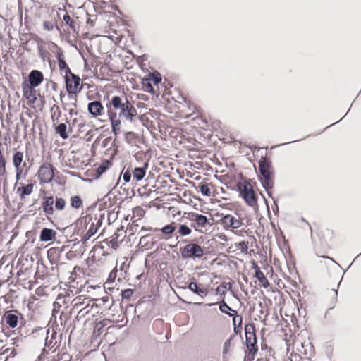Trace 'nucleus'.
Wrapping results in <instances>:
<instances>
[{
  "mask_svg": "<svg viewBox=\"0 0 361 361\" xmlns=\"http://www.w3.org/2000/svg\"><path fill=\"white\" fill-rule=\"evenodd\" d=\"M240 195L249 206L255 207L257 205V198L250 183L245 182L244 183L243 188L240 189Z\"/></svg>",
  "mask_w": 361,
  "mask_h": 361,
  "instance_id": "nucleus-7",
  "label": "nucleus"
},
{
  "mask_svg": "<svg viewBox=\"0 0 361 361\" xmlns=\"http://www.w3.org/2000/svg\"><path fill=\"white\" fill-rule=\"evenodd\" d=\"M106 170V167L104 166H99L98 168H97V172L100 175L102 174V173H104Z\"/></svg>",
  "mask_w": 361,
  "mask_h": 361,
  "instance_id": "nucleus-54",
  "label": "nucleus"
},
{
  "mask_svg": "<svg viewBox=\"0 0 361 361\" xmlns=\"http://www.w3.org/2000/svg\"><path fill=\"white\" fill-rule=\"evenodd\" d=\"M202 255V248L199 245L195 243L187 244L182 251L183 258H200Z\"/></svg>",
  "mask_w": 361,
  "mask_h": 361,
  "instance_id": "nucleus-8",
  "label": "nucleus"
},
{
  "mask_svg": "<svg viewBox=\"0 0 361 361\" xmlns=\"http://www.w3.org/2000/svg\"><path fill=\"white\" fill-rule=\"evenodd\" d=\"M325 257V258H327V259H330V260L334 261V260H333V259H332V258H331V257Z\"/></svg>",
  "mask_w": 361,
  "mask_h": 361,
  "instance_id": "nucleus-64",
  "label": "nucleus"
},
{
  "mask_svg": "<svg viewBox=\"0 0 361 361\" xmlns=\"http://www.w3.org/2000/svg\"><path fill=\"white\" fill-rule=\"evenodd\" d=\"M104 214H102L86 215L83 218L87 232L82 238V243L89 240L97 232L102 224Z\"/></svg>",
  "mask_w": 361,
  "mask_h": 361,
  "instance_id": "nucleus-2",
  "label": "nucleus"
},
{
  "mask_svg": "<svg viewBox=\"0 0 361 361\" xmlns=\"http://www.w3.org/2000/svg\"><path fill=\"white\" fill-rule=\"evenodd\" d=\"M142 87H146L147 90H156L152 85V78L150 73H148L145 76L141 79Z\"/></svg>",
  "mask_w": 361,
  "mask_h": 361,
  "instance_id": "nucleus-29",
  "label": "nucleus"
},
{
  "mask_svg": "<svg viewBox=\"0 0 361 361\" xmlns=\"http://www.w3.org/2000/svg\"><path fill=\"white\" fill-rule=\"evenodd\" d=\"M54 127V130L56 133L59 134L60 137L63 139H66L68 137V134L67 133V126L64 123H58L56 125H53Z\"/></svg>",
  "mask_w": 361,
  "mask_h": 361,
  "instance_id": "nucleus-22",
  "label": "nucleus"
},
{
  "mask_svg": "<svg viewBox=\"0 0 361 361\" xmlns=\"http://www.w3.org/2000/svg\"><path fill=\"white\" fill-rule=\"evenodd\" d=\"M174 90H175V91H177V90H180V89H179L178 87H174Z\"/></svg>",
  "mask_w": 361,
  "mask_h": 361,
  "instance_id": "nucleus-62",
  "label": "nucleus"
},
{
  "mask_svg": "<svg viewBox=\"0 0 361 361\" xmlns=\"http://www.w3.org/2000/svg\"><path fill=\"white\" fill-rule=\"evenodd\" d=\"M59 10H62L63 11H65L66 13L63 16V23H61V25H63L64 23L66 25H67L70 29L72 30L73 32V36L75 38L78 37H79V26H76V23L75 22L71 19V18L70 17L69 14L67 13L66 10L65 8H63V9H61L59 8Z\"/></svg>",
  "mask_w": 361,
  "mask_h": 361,
  "instance_id": "nucleus-11",
  "label": "nucleus"
},
{
  "mask_svg": "<svg viewBox=\"0 0 361 361\" xmlns=\"http://www.w3.org/2000/svg\"><path fill=\"white\" fill-rule=\"evenodd\" d=\"M133 294V290L132 289H126L121 293L123 299H130Z\"/></svg>",
  "mask_w": 361,
  "mask_h": 361,
  "instance_id": "nucleus-43",
  "label": "nucleus"
},
{
  "mask_svg": "<svg viewBox=\"0 0 361 361\" xmlns=\"http://www.w3.org/2000/svg\"><path fill=\"white\" fill-rule=\"evenodd\" d=\"M78 92H61V99L68 97L69 99L71 100V103L73 104H75V102L76 101V93Z\"/></svg>",
  "mask_w": 361,
  "mask_h": 361,
  "instance_id": "nucleus-34",
  "label": "nucleus"
},
{
  "mask_svg": "<svg viewBox=\"0 0 361 361\" xmlns=\"http://www.w3.org/2000/svg\"><path fill=\"white\" fill-rule=\"evenodd\" d=\"M51 120L53 122V125H56L60 121V118L61 117V111L59 109V106L56 105H54L51 109Z\"/></svg>",
  "mask_w": 361,
  "mask_h": 361,
  "instance_id": "nucleus-24",
  "label": "nucleus"
},
{
  "mask_svg": "<svg viewBox=\"0 0 361 361\" xmlns=\"http://www.w3.org/2000/svg\"><path fill=\"white\" fill-rule=\"evenodd\" d=\"M71 207L75 209H79L82 205V200L79 196H73L71 198Z\"/></svg>",
  "mask_w": 361,
  "mask_h": 361,
  "instance_id": "nucleus-33",
  "label": "nucleus"
},
{
  "mask_svg": "<svg viewBox=\"0 0 361 361\" xmlns=\"http://www.w3.org/2000/svg\"><path fill=\"white\" fill-rule=\"evenodd\" d=\"M59 70L61 73L64 72L65 75H68V71H71L66 61L58 63Z\"/></svg>",
  "mask_w": 361,
  "mask_h": 361,
  "instance_id": "nucleus-38",
  "label": "nucleus"
},
{
  "mask_svg": "<svg viewBox=\"0 0 361 361\" xmlns=\"http://www.w3.org/2000/svg\"><path fill=\"white\" fill-rule=\"evenodd\" d=\"M221 221V224L226 229H237L242 226L240 219L231 214L224 216Z\"/></svg>",
  "mask_w": 361,
  "mask_h": 361,
  "instance_id": "nucleus-10",
  "label": "nucleus"
},
{
  "mask_svg": "<svg viewBox=\"0 0 361 361\" xmlns=\"http://www.w3.org/2000/svg\"><path fill=\"white\" fill-rule=\"evenodd\" d=\"M44 80V75L42 71L33 69L28 73L26 78H23L21 84L22 90H36Z\"/></svg>",
  "mask_w": 361,
  "mask_h": 361,
  "instance_id": "nucleus-3",
  "label": "nucleus"
},
{
  "mask_svg": "<svg viewBox=\"0 0 361 361\" xmlns=\"http://www.w3.org/2000/svg\"><path fill=\"white\" fill-rule=\"evenodd\" d=\"M82 89L84 87H86L87 89H90V88H92V87H95L94 88V90H98V86L97 85H95L92 83V82H91V83H87V82H82Z\"/></svg>",
  "mask_w": 361,
  "mask_h": 361,
  "instance_id": "nucleus-48",
  "label": "nucleus"
},
{
  "mask_svg": "<svg viewBox=\"0 0 361 361\" xmlns=\"http://www.w3.org/2000/svg\"><path fill=\"white\" fill-rule=\"evenodd\" d=\"M193 221L195 224L194 227L196 230H198V227L203 228L209 224V220L207 216L198 214L194 215Z\"/></svg>",
  "mask_w": 361,
  "mask_h": 361,
  "instance_id": "nucleus-16",
  "label": "nucleus"
},
{
  "mask_svg": "<svg viewBox=\"0 0 361 361\" xmlns=\"http://www.w3.org/2000/svg\"><path fill=\"white\" fill-rule=\"evenodd\" d=\"M103 107L99 102H90L88 104V111L94 116L101 115Z\"/></svg>",
  "mask_w": 361,
  "mask_h": 361,
  "instance_id": "nucleus-18",
  "label": "nucleus"
},
{
  "mask_svg": "<svg viewBox=\"0 0 361 361\" xmlns=\"http://www.w3.org/2000/svg\"><path fill=\"white\" fill-rule=\"evenodd\" d=\"M259 169L262 176L271 174L270 164L264 157L259 161Z\"/></svg>",
  "mask_w": 361,
  "mask_h": 361,
  "instance_id": "nucleus-21",
  "label": "nucleus"
},
{
  "mask_svg": "<svg viewBox=\"0 0 361 361\" xmlns=\"http://www.w3.org/2000/svg\"><path fill=\"white\" fill-rule=\"evenodd\" d=\"M66 201L63 198H56L55 201V207L57 210H63L65 208L66 206Z\"/></svg>",
  "mask_w": 361,
  "mask_h": 361,
  "instance_id": "nucleus-39",
  "label": "nucleus"
},
{
  "mask_svg": "<svg viewBox=\"0 0 361 361\" xmlns=\"http://www.w3.org/2000/svg\"><path fill=\"white\" fill-rule=\"evenodd\" d=\"M66 90H82V82L78 75L68 71V75H64Z\"/></svg>",
  "mask_w": 361,
  "mask_h": 361,
  "instance_id": "nucleus-5",
  "label": "nucleus"
},
{
  "mask_svg": "<svg viewBox=\"0 0 361 361\" xmlns=\"http://www.w3.org/2000/svg\"><path fill=\"white\" fill-rule=\"evenodd\" d=\"M108 114L111 122L112 130L115 135L120 132L121 120L118 118L117 112L112 109H109Z\"/></svg>",
  "mask_w": 361,
  "mask_h": 361,
  "instance_id": "nucleus-12",
  "label": "nucleus"
},
{
  "mask_svg": "<svg viewBox=\"0 0 361 361\" xmlns=\"http://www.w3.org/2000/svg\"><path fill=\"white\" fill-rule=\"evenodd\" d=\"M161 86L164 88V90H170V89L173 87V84L168 78L164 77Z\"/></svg>",
  "mask_w": 361,
  "mask_h": 361,
  "instance_id": "nucleus-37",
  "label": "nucleus"
},
{
  "mask_svg": "<svg viewBox=\"0 0 361 361\" xmlns=\"http://www.w3.org/2000/svg\"><path fill=\"white\" fill-rule=\"evenodd\" d=\"M111 104L116 111H118V118H123L132 121L137 112L133 104L125 97L123 99L115 96L111 100Z\"/></svg>",
  "mask_w": 361,
  "mask_h": 361,
  "instance_id": "nucleus-1",
  "label": "nucleus"
},
{
  "mask_svg": "<svg viewBox=\"0 0 361 361\" xmlns=\"http://www.w3.org/2000/svg\"><path fill=\"white\" fill-rule=\"evenodd\" d=\"M199 188L202 194L204 196H210L211 190L207 183H200L199 184Z\"/></svg>",
  "mask_w": 361,
  "mask_h": 361,
  "instance_id": "nucleus-36",
  "label": "nucleus"
},
{
  "mask_svg": "<svg viewBox=\"0 0 361 361\" xmlns=\"http://www.w3.org/2000/svg\"><path fill=\"white\" fill-rule=\"evenodd\" d=\"M49 49H51L54 53L55 52L54 49L56 51H58V49H61L58 44L55 42H51L49 45Z\"/></svg>",
  "mask_w": 361,
  "mask_h": 361,
  "instance_id": "nucleus-50",
  "label": "nucleus"
},
{
  "mask_svg": "<svg viewBox=\"0 0 361 361\" xmlns=\"http://www.w3.org/2000/svg\"><path fill=\"white\" fill-rule=\"evenodd\" d=\"M16 179L19 180L20 179V175L22 173L23 169H20V168H18V169H16Z\"/></svg>",
  "mask_w": 361,
  "mask_h": 361,
  "instance_id": "nucleus-53",
  "label": "nucleus"
},
{
  "mask_svg": "<svg viewBox=\"0 0 361 361\" xmlns=\"http://www.w3.org/2000/svg\"><path fill=\"white\" fill-rule=\"evenodd\" d=\"M255 328L253 325L250 324L245 326V341L247 347L249 349V354L252 355L251 359H253L257 352L256 346L257 338L254 332Z\"/></svg>",
  "mask_w": 361,
  "mask_h": 361,
  "instance_id": "nucleus-4",
  "label": "nucleus"
},
{
  "mask_svg": "<svg viewBox=\"0 0 361 361\" xmlns=\"http://www.w3.org/2000/svg\"><path fill=\"white\" fill-rule=\"evenodd\" d=\"M219 310L223 312L229 316H234L237 314V312L229 307L224 300H222L219 303Z\"/></svg>",
  "mask_w": 361,
  "mask_h": 361,
  "instance_id": "nucleus-26",
  "label": "nucleus"
},
{
  "mask_svg": "<svg viewBox=\"0 0 361 361\" xmlns=\"http://www.w3.org/2000/svg\"><path fill=\"white\" fill-rule=\"evenodd\" d=\"M64 32L66 34V37H70L71 32L68 29L65 30Z\"/></svg>",
  "mask_w": 361,
  "mask_h": 361,
  "instance_id": "nucleus-58",
  "label": "nucleus"
},
{
  "mask_svg": "<svg viewBox=\"0 0 361 361\" xmlns=\"http://www.w3.org/2000/svg\"><path fill=\"white\" fill-rule=\"evenodd\" d=\"M141 57L143 59L144 61L147 59V56L146 54L142 55Z\"/></svg>",
  "mask_w": 361,
  "mask_h": 361,
  "instance_id": "nucleus-61",
  "label": "nucleus"
},
{
  "mask_svg": "<svg viewBox=\"0 0 361 361\" xmlns=\"http://www.w3.org/2000/svg\"><path fill=\"white\" fill-rule=\"evenodd\" d=\"M99 14H104V16H106L108 18H114L116 19V20L118 22V23H120L122 25H126V23L125 21H123V20H121L118 16H116L115 13H114L113 12H111V11H104L102 13H99Z\"/></svg>",
  "mask_w": 361,
  "mask_h": 361,
  "instance_id": "nucleus-32",
  "label": "nucleus"
},
{
  "mask_svg": "<svg viewBox=\"0 0 361 361\" xmlns=\"http://www.w3.org/2000/svg\"><path fill=\"white\" fill-rule=\"evenodd\" d=\"M54 198L53 196L45 197L42 203L44 212L48 215H52L54 212Z\"/></svg>",
  "mask_w": 361,
  "mask_h": 361,
  "instance_id": "nucleus-13",
  "label": "nucleus"
},
{
  "mask_svg": "<svg viewBox=\"0 0 361 361\" xmlns=\"http://www.w3.org/2000/svg\"><path fill=\"white\" fill-rule=\"evenodd\" d=\"M261 181L263 187L267 191L273 188L274 183L271 178V174L262 176V179L261 180ZM268 194L269 195H270L269 193Z\"/></svg>",
  "mask_w": 361,
  "mask_h": 361,
  "instance_id": "nucleus-27",
  "label": "nucleus"
},
{
  "mask_svg": "<svg viewBox=\"0 0 361 361\" xmlns=\"http://www.w3.org/2000/svg\"><path fill=\"white\" fill-rule=\"evenodd\" d=\"M54 54L58 63L66 61L62 48L55 51Z\"/></svg>",
  "mask_w": 361,
  "mask_h": 361,
  "instance_id": "nucleus-41",
  "label": "nucleus"
},
{
  "mask_svg": "<svg viewBox=\"0 0 361 361\" xmlns=\"http://www.w3.org/2000/svg\"><path fill=\"white\" fill-rule=\"evenodd\" d=\"M131 178V173L129 171H126L123 173V179L125 182L128 183L130 180Z\"/></svg>",
  "mask_w": 361,
  "mask_h": 361,
  "instance_id": "nucleus-51",
  "label": "nucleus"
},
{
  "mask_svg": "<svg viewBox=\"0 0 361 361\" xmlns=\"http://www.w3.org/2000/svg\"><path fill=\"white\" fill-rule=\"evenodd\" d=\"M188 288L193 292L194 293L197 294L202 298L205 297L207 294V290L206 288H200L197 284L195 282H190L188 285Z\"/></svg>",
  "mask_w": 361,
  "mask_h": 361,
  "instance_id": "nucleus-20",
  "label": "nucleus"
},
{
  "mask_svg": "<svg viewBox=\"0 0 361 361\" xmlns=\"http://www.w3.org/2000/svg\"><path fill=\"white\" fill-rule=\"evenodd\" d=\"M254 269L255 271V276L259 280L261 285L265 288L269 287V282L264 276V273L260 270L259 267L257 264H255Z\"/></svg>",
  "mask_w": 361,
  "mask_h": 361,
  "instance_id": "nucleus-15",
  "label": "nucleus"
},
{
  "mask_svg": "<svg viewBox=\"0 0 361 361\" xmlns=\"http://www.w3.org/2000/svg\"><path fill=\"white\" fill-rule=\"evenodd\" d=\"M150 75L152 82L157 87L156 90H159V85H161V80H163L161 74L158 71L154 70L150 73Z\"/></svg>",
  "mask_w": 361,
  "mask_h": 361,
  "instance_id": "nucleus-25",
  "label": "nucleus"
},
{
  "mask_svg": "<svg viewBox=\"0 0 361 361\" xmlns=\"http://www.w3.org/2000/svg\"><path fill=\"white\" fill-rule=\"evenodd\" d=\"M102 301H103L104 302H107V301L109 300V298H108V297H103V298H102Z\"/></svg>",
  "mask_w": 361,
  "mask_h": 361,
  "instance_id": "nucleus-59",
  "label": "nucleus"
},
{
  "mask_svg": "<svg viewBox=\"0 0 361 361\" xmlns=\"http://www.w3.org/2000/svg\"><path fill=\"white\" fill-rule=\"evenodd\" d=\"M38 178L42 183H49L54 178V168L49 163L43 164L38 170Z\"/></svg>",
  "mask_w": 361,
  "mask_h": 361,
  "instance_id": "nucleus-6",
  "label": "nucleus"
},
{
  "mask_svg": "<svg viewBox=\"0 0 361 361\" xmlns=\"http://www.w3.org/2000/svg\"><path fill=\"white\" fill-rule=\"evenodd\" d=\"M4 319L6 323L12 329L15 328L18 325V317L14 314L7 312L4 315Z\"/></svg>",
  "mask_w": 361,
  "mask_h": 361,
  "instance_id": "nucleus-23",
  "label": "nucleus"
},
{
  "mask_svg": "<svg viewBox=\"0 0 361 361\" xmlns=\"http://www.w3.org/2000/svg\"><path fill=\"white\" fill-rule=\"evenodd\" d=\"M153 95L159 97L160 93L162 92L161 97L163 99L169 100V97L172 94V92H150Z\"/></svg>",
  "mask_w": 361,
  "mask_h": 361,
  "instance_id": "nucleus-42",
  "label": "nucleus"
},
{
  "mask_svg": "<svg viewBox=\"0 0 361 361\" xmlns=\"http://www.w3.org/2000/svg\"><path fill=\"white\" fill-rule=\"evenodd\" d=\"M233 317V324L234 326L235 327L237 322L238 323V326H241L242 322H243V317L240 315L235 314Z\"/></svg>",
  "mask_w": 361,
  "mask_h": 361,
  "instance_id": "nucleus-45",
  "label": "nucleus"
},
{
  "mask_svg": "<svg viewBox=\"0 0 361 361\" xmlns=\"http://www.w3.org/2000/svg\"><path fill=\"white\" fill-rule=\"evenodd\" d=\"M111 9L117 11L119 15H121L123 18H126L127 16L124 15V13L120 10L119 7L117 5H110L109 6Z\"/></svg>",
  "mask_w": 361,
  "mask_h": 361,
  "instance_id": "nucleus-47",
  "label": "nucleus"
},
{
  "mask_svg": "<svg viewBox=\"0 0 361 361\" xmlns=\"http://www.w3.org/2000/svg\"><path fill=\"white\" fill-rule=\"evenodd\" d=\"M176 223H172V224L166 225L161 229L157 228H153L152 227L148 228L149 231H152L154 232L161 231L165 235H169V234L173 233L176 231Z\"/></svg>",
  "mask_w": 361,
  "mask_h": 361,
  "instance_id": "nucleus-19",
  "label": "nucleus"
},
{
  "mask_svg": "<svg viewBox=\"0 0 361 361\" xmlns=\"http://www.w3.org/2000/svg\"><path fill=\"white\" fill-rule=\"evenodd\" d=\"M87 15L89 17L86 21L87 24L91 27H94L95 25V20L97 18V16H95V15L90 16L88 13Z\"/></svg>",
  "mask_w": 361,
  "mask_h": 361,
  "instance_id": "nucleus-44",
  "label": "nucleus"
},
{
  "mask_svg": "<svg viewBox=\"0 0 361 361\" xmlns=\"http://www.w3.org/2000/svg\"><path fill=\"white\" fill-rule=\"evenodd\" d=\"M55 29L59 32V37H60L61 39V40L65 39H66V37H65V35H66V34L61 31V28L59 27V25H58L57 23H56Z\"/></svg>",
  "mask_w": 361,
  "mask_h": 361,
  "instance_id": "nucleus-52",
  "label": "nucleus"
},
{
  "mask_svg": "<svg viewBox=\"0 0 361 361\" xmlns=\"http://www.w3.org/2000/svg\"><path fill=\"white\" fill-rule=\"evenodd\" d=\"M49 82L51 85L52 90H56L58 88V84L56 82H54L53 80H49Z\"/></svg>",
  "mask_w": 361,
  "mask_h": 361,
  "instance_id": "nucleus-55",
  "label": "nucleus"
},
{
  "mask_svg": "<svg viewBox=\"0 0 361 361\" xmlns=\"http://www.w3.org/2000/svg\"><path fill=\"white\" fill-rule=\"evenodd\" d=\"M154 237H152L149 235H146L141 238L140 243H145L144 246L147 247L149 249L152 247V245L154 244Z\"/></svg>",
  "mask_w": 361,
  "mask_h": 361,
  "instance_id": "nucleus-30",
  "label": "nucleus"
},
{
  "mask_svg": "<svg viewBox=\"0 0 361 361\" xmlns=\"http://www.w3.org/2000/svg\"><path fill=\"white\" fill-rule=\"evenodd\" d=\"M148 166L147 163L144 164V166L142 167H135L133 170V178L135 179L137 181L142 180V178L145 177L146 173V169Z\"/></svg>",
  "mask_w": 361,
  "mask_h": 361,
  "instance_id": "nucleus-17",
  "label": "nucleus"
},
{
  "mask_svg": "<svg viewBox=\"0 0 361 361\" xmlns=\"http://www.w3.org/2000/svg\"><path fill=\"white\" fill-rule=\"evenodd\" d=\"M139 66L142 69H143V67H145L146 65L143 61L142 63H140Z\"/></svg>",
  "mask_w": 361,
  "mask_h": 361,
  "instance_id": "nucleus-60",
  "label": "nucleus"
},
{
  "mask_svg": "<svg viewBox=\"0 0 361 361\" xmlns=\"http://www.w3.org/2000/svg\"><path fill=\"white\" fill-rule=\"evenodd\" d=\"M23 92V97L27 100V104H35L37 106L42 107L44 104V96L40 94V92Z\"/></svg>",
  "mask_w": 361,
  "mask_h": 361,
  "instance_id": "nucleus-9",
  "label": "nucleus"
},
{
  "mask_svg": "<svg viewBox=\"0 0 361 361\" xmlns=\"http://www.w3.org/2000/svg\"><path fill=\"white\" fill-rule=\"evenodd\" d=\"M56 23L57 22L55 21L54 23L51 21L44 20L42 24L43 29L46 31H52L55 28Z\"/></svg>",
  "mask_w": 361,
  "mask_h": 361,
  "instance_id": "nucleus-40",
  "label": "nucleus"
},
{
  "mask_svg": "<svg viewBox=\"0 0 361 361\" xmlns=\"http://www.w3.org/2000/svg\"><path fill=\"white\" fill-rule=\"evenodd\" d=\"M33 190L32 184H27V185H23L18 188V192H20V197L23 199L25 195H29L32 193Z\"/></svg>",
  "mask_w": 361,
  "mask_h": 361,
  "instance_id": "nucleus-28",
  "label": "nucleus"
},
{
  "mask_svg": "<svg viewBox=\"0 0 361 361\" xmlns=\"http://www.w3.org/2000/svg\"><path fill=\"white\" fill-rule=\"evenodd\" d=\"M192 231L191 229L186 225L184 224H180L178 228V233L181 236H186L191 233Z\"/></svg>",
  "mask_w": 361,
  "mask_h": 361,
  "instance_id": "nucleus-35",
  "label": "nucleus"
},
{
  "mask_svg": "<svg viewBox=\"0 0 361 361\" xmlns=\"http://www.w3.org/2000/svg\"><path fill=\"white\" fill-rule=\"evenodd\" d=\"M18 17H19V20L21 23L22 22V18H23V10L20 7L18 8Z\"/></svg>",
  "mask_w": 361,
  "mask_h": 361,
  "instance_id": "nucleus-56",
  "label": "nucleus"
},
{
  "mask_svg": "<svg viewBox=\"0 0 361 361\" xmlns=\"http://www.w3.org/2000/svg\"><path fill=\"white\" fill-rule=\"evenodd\" d=\"M65 41L72 47L75 48L76 50H78L77 44L75 41H73L70 39V37H66Z\"/></svg>",
  "mask_w": 361,
  "mask_h": 361,
  "instance_id": "nucleus-49",
  "label": "nucleus"
},
{
  "mask_svg": "<svg viewBox=\"0 0 361 361\" xmlns=\"http://www.w3.org/2000/svg\"><path fill=\"white\" fill-rule=\"evenodd\" d=\"M88 35H89V32H84L82 35V37L83 39H87L88 38Z\"/></svg>",
  "mask_w": 361,
  "mask_h": 361,
  "instance_id": "nucleus-57",
  "label": "nucleus"
},
{
  "mask_svg": "<svg viewBox=\"0 0 361 361\" xmlns=\"http://www.w3.org/2000/svg\"><path fill=\"white\" fill-rule=\"evenodd\" d=\"M56 235V231L51 228H44L41 231L39 238L41 241L48 242L55 240Z\"/></svg>",
  "mask_w": 361,
  "mask_h": 361,
  "instance_id": "nucleus-14",
  "label": "nucleus"
},
{
  "mask_svg": "<svg viewBox=\"0 0 361 361\" xmlns=\"http://www.w3.org/2000/svg\"><path fill=\"white\" fill-rule=\"evenodd\" d=\"M129 53H130V54H132L133 56H134L137 57V56H136V55H135L132 51H129Z\"/></svg>",
  "mask_w": 361,
  "mask_h": 361,
  "instance_id": "nucleus-63",
  "label": "nucleus"
},
{
  "mask_svg": "<svg viewBox=\"0 0 361 361\" xmlns=\"http://www.w3.org/2000/svg\"><path fill=\"white\" fill-rule=\"evenodd\" d=\"M23 153L21 152H17L13 154V163L16 169L20 168V164L23 161Z\"/></svg>",
  "mask_w": 361,
  "mask_h": 361,
  "instance_id": "nucleus-31",
  "label": "nucleus"
},
{
  "mask_svg": "<svg viewBox=\"0 0 361 361\" xmlns=\"http://www.w3.org/2000/svg\"><path fill=\"white\" fill-rule=\"evenodd\" d=\"M37 51H38V54H39V57L42 59V60L43 61H45L46 55H45V53L42 47L40 44L37 45Z\"/></svg>",
  "mask_w": 361,
  "mask_h": 361,
  "instance_id": "nucleus-46",
  "label": "nucleus"
}]
</instances>
